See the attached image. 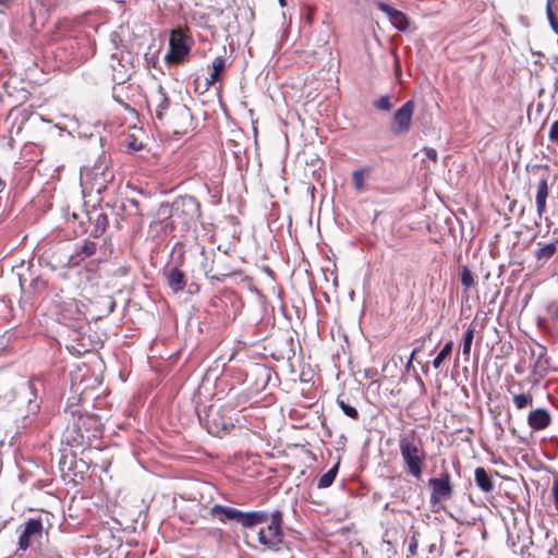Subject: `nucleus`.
<instances>
[{
	"instance_id": "f257e3e1",
	"label": "nucleus",
	"mask_w": 558,
	"mask_h": 558,
	"mask_svg": "<svg viewBox=\"0 0 558 558\" xmlns=\"http://www.w3.org/2000/svg\"><path fill=\"white\" fill-rule=\"evenodd\" d=\"M399 450L404 465V471L415 480H421L427 459V453L415 429L403 432L399 435Z\"/></svg>"
},
{
	"instance_id": "f03ea898",
	"label": "nucleus",
	"mask_w": 558,
	"mask_h": 558,
	"mask_svg": "<svg viewBox=\"0 0 558 558\" xmlns=\"http://www.w3.org/2000/svg\"><path fill=\"white\" fill-rule=\"evenodd\" d=\"M209 514L217 518L221 522L236 521L246 529L255 527L264 522H267V512L265 511H251L242 512L239 509L215 505L210 508Z\"/></svg>"
},
{
	"instance_id": "7ed1b4c3",
	"label": "nucleus",
	"mask_w": 558,
	"mask_h": 558,
	"mask_svg": "<svg viewBox=\"0 0 558 558\" xmlns=\"http://www.w3.org/2000/svg\"><path fill=\"white\" fill-rule=\"evenodd\" d=\"M283 514L280 510L274 511L270 515L267 513L266 526L258 531V542L270 550H279L283 543L282 532Z\"/></svg>"
},
{
	"instance_id": "20e7f679",
	"label": "nucleus",
	"mask_w": 558,
	"mask_h": 558,
	"mask_svg": "<svg viewBox=\"0 0 558 558\" xmlns=\"http://www.w3.org/2000/svg\"><path fill=\"white\" fill-rule=\"evenodd\" d=\"M193 45L192 38L187 35V31L175 28L170 34L169 51L165 56V60L169 64L182 63L190 53Z\"/></svg>"
},
{
	"instance_id": "39448f33",
	"label": "nucleus",
	"mask_w": 558,
	"mask_h": 558,
	"mask_svg": "<svg viewBox=\"0 0 558 558\" xmlns=\"http://www.w3.org/2000/svg\"><path fill=\"white\" fill-rule=\"evenodd\" d=\"M112 179V172L102 163L95 165L90 169L86 168L81 172L82 184L89 190V193L101 194Z\"/></svg>"
},
{
	"instance_id": "423d86ee",
	"label": "nucleus",
	"mask_w": 558,
	"mask_h": 558,
	"mask_svg": "<svg viewBox=\"0 0 558 558\" xmlns=\"http://www.w3.org/2000/svg\"><path fill=\"white\" fill-rule=\"evenodd\" d=\"M174 213L183 223L192 226L201 218V205L194 196H183L178 199L174 205Z\"/></svg>"
},
{
	"instance_id": "0eeeda50",
	"label": "nucleus",
	"mask_w": 558,
	"mask_h": 558,
	"mask_svg": "<svg viewBox=\"0 0 558 558\" xmlns=\"http://www.w3.org/2000/svg\"><path fill=\"white\" fill-rule=\"evenodd\" d=\"M428 485L432 488L429 498L432 505L440 504L452 497L453 486L451 484V476L447 471L442 472L439 477L430 478Z\"/></svg>"
},
{
	"instance_id": "6e6552de",
	"label": "nucleus",
	"mask_w": 558,
	"mask_h": 558,
	"mask_svg": "<svg viewBox=\"0 0 558 558\" xmlns=\"http://www.w3.org/2000/svg\"><path fill=\"white\" fill-rule=\"evenodd\" d=\"M415 110L413 100H408L399 108L392 118L391 131L396 135L405 134L410 131L412 125V118Z\"/></svg>"
},
{
	"instance_id": "1a4fd4ad",
	"label": "nucleus",
	"mask_w": 558,
	"mask_h": 558,
	"mask_svg": "<svg viewBox=\"0 0 558 558\" xmlns=\"http://www.w3.org/2000/svg\"><path fill=\"white\" fill-rule=\"evenodd\" d=\"M44 526L39 519H29L19 537V548L26 550L32 543L38 541L43 536Z\"/></svg>"
},
{
	"instance_id": "9d476101",
	"label": "nucleus",
	"mask_w": 558,
	"mask_h": 558,
	"mask_svg": "<svg viewBox=\"0 0 558 558\" xmlns=\"http://www.w3.org/2000/svg\"><path fill=\"white\" fill-rule=\"evenodd\" d=\"M149 104L155 106L157 119L162 120L165 111L170 106V100L161 85H158L157 88L150 94Z\"/></svg>"
},
{
	"instance_id": "9b49d317",
	"label": "nucleus",
	"mask_w": 558,
	"mask_h": 558,
	"mask_svg": "<svg viewBox=\"0 0 558 558\" xmlns=\"http://www.w3.org/2000/svg\"><path fill=\"white\" fill-rule=\"evenodd\" d=\"M378 8L387 14V16L389 17L390 22L392 23V25L398 28L399 31H402L404 32L408 26H409V22H408V19L405 16V14L392 7H390L389 4L385 3V2H379L378 3Z\"/></svg>"
},
{
	"instance_id": "f8f14e48",
	"label": "nucleus",
	"mask_w": 558,
	"mask_h": 558,
	"mask_svg": "<svg viewBox=\"0 0 558 558\" xmlns=\"http://www.w3.org/2000/svg\"><path fill=\"white\" fill-rule=\"evenodd\" d=\"M97 251V243L88 241L85 242L81 248L69 257L68 266L74 267L80 265L86 257L95 255Z\"/></svg>"
},
{
	"instance_id": "ddd939ff",
	"label": "nucleus",
	"mask_w": 558,
	"mask_h": 558,
	"mask_svg": "<svg viewBox=\"0 0 558 558\" xmlns=\"http://www.w3.org/2000/svg\"><path fill=\"white\" fill-rule=\"evenodd\" d=\"M527 423L533 429L541 430L550 424V415L546 410L537 409L530 412Z\"/></svg>"
},
{
	"instance_id": "4468645a",
	"label": "nucleus",
	"mask_w": 558,
	"mask_h": 558,
	"mask_svg": "<svg viewBox=\"0 0 558 558\" xmlns=\"http://www.w3.org/2000/svg\"><path fill=\"white\" fill-rule=\"evenodd\" d=\"M474 481L477 487L484 493H492L495 488L492 476L484 468H476L474 472Z\"/></svg>"
},
{
	"instance_id": "2eb2a0df",
	"label": "nucleus",
	"mask_w": 558,
	"mask_h": 558,
	"mask_svg": "<svg viewBox=\"0 0 558 558\" xmlns=\"http://www.w3.org/2000/svg\"><path fill=\"white\" fill-rule=\"evenodd\" d=\"M547 196H548V182H547L546 178H543L538 183L536 199H535L537 214L539 217H542L544 215V213L546 211Z\"/></svg>"
},
{
	"instance_id": "dca6fc26",
	"label": "nucleus",
	"mask_w": 558,
	"mask_h": 558,
	"mask_svg": "<svg viewBox=\"0 0 558 558\" xmlns=\"http://www.w3.org/2000/svg\"><path fill=\"white\" fill-rule=\"evenodd\" d=\"M227 68V60L223 56H218L214 59L211 64V74L208 78H206V85L213 86L219 78L221 73Z\"/></svg>"
},
{
	"instance_id": "f3484780",
	"label": "nucleus",
	"mask_w": 558,
	"mask_h": 558,
	"mask_svg": "<svg viewBox=\"0 0 558 558\" xmlns=\"http://www.w3.org/2000/svg\"><path fill=\"white\" fill-rule=\"evenodd\" d=\"M167 281L169 287L175 292L183 290L185 286L184 275L178 268H172L169 270L167 275Z\"/></svg>"
},
{
	"instance_id": "a211bd4d",
	"label": "nucleus",
	"mask_w": 558,
	"mask_h": 558,
	"mask_svg": "<svg viewBox=\"0 0 558 558\" xmlns=\"http://www.w3.org/2000/svg\"><path fill=\"white\" fill-rule=\"evenodd\" d=\"M338 473V464L333 465L329 471L324 473L317 482L318 488H327L332 485Z\"/></svg>"
},
{
	"instance_id": "6ab92c4d",
	"label": "nucleus",
	"mask_w": 558,
	"mask_h": 558,
	"mask_svg": "<svg viewBox=\"0 0 558 558\" xmlns=\"http://www.w3.org/2000/svg\"><path fill=\"white\" fill-rule=\"evenodd\" d=\"M453 342L449 341L447 342L440 352L437 354V356L433 360V366L435 368H439L442 364L444 360H446L452 352Z\"/></svg>"
},
{
	"instance_id": "aec40b11",
	"label": "nucleus",
	"mask_w": 558,
	"mask_h": 558,
	"mask_svg": "<svg viewBox=\"0 0 558 558\" xmlns=\"http://www.w3.org/2000/svg\"><path fill=\"white\" fill-rule=\"evenodd\" d=\"M474 338V327L470 326L463 336L462 354L468 360Z\"/></svg>"
},
{
	"instance_id": "412c9836",
	"label": "nucleus",
	"mask_w": 558,
	"mask_h": 558,
	"mask_svg": "<svg viewBox=\"0 0 558 558\" xmlns=\"http://www.w3.org/2000/svg\"><path fill=\"white\" fill-rule=\"evenodd\" d=\"M555 2H556L555 0H547V3H546V15H547L548 22L550 24V27L553 28V31L556 34H558V19H557V16L554 13Z\"/></svg>"
},
{
	"instance_id": "4be33fe9",
	"label": "nucleus",
	"mask_w": 558,
	"mask_h": 558,
	"mask_svg": "<svg viewBox=\"0 0 558 558\" xmlns=\"http://www.w3.org/2000/svg\"><path fill=\"white\" fill-rule=\"evenodd\" d=\"M513 402H514L517 409L522 410L532 404L533 398L530 393L514 395Z\"/></svg>"
},
{
	"instance_id": "5701e85b",
	"label": "nucleus",
	"mask_w": 558,
	"mask_h": 558,
	"mask_svg": "<svg viewBox=\"0 0 558 558\" xmlns=\"http://www.w3.org/2000/svg\"><path fill=\"white\" fill-rule=\"evenodd\" d=\"M461 283L465 289H469L475 284L474 277L471 272V270L463 266L460 272Z\"/></svg>"
},
{
	"instance_id": "b1692460",
	"label": "nucleus",
	"mask_w": 558,
	"mask_h": 558,
	"mask_svg": "<svg viewBox=\"0 0 558 558\" xmlns=\"http://www.w3.org/2000/svg\"><path fill=\"white\" fill-rule=\"evenodd\" d=\"M374 107L381 111H389L392 108V104L389 95L380 96L374 101Z\"/></svg>"
},
{
	"instance_id": "393cba45",
	"label": "nucleus",
	"mask_w": 558,
	"mask_h": 558,
	"mask_svg": "<svg viewBox=\"0 0 558 558\" xmlns=\"http://www.w3.org/2000/svg\"><path fill=\"white\" fill-rule=\"evenodd\" d=\"M337 403L347 416L353 420L359 418V412L354 407L348 404L347 402L340 399L337 400Z\"/></svg>"
},
{
	"instance_id": "a878e982",
	"label": "nucleus",
	"mask_w": 558,
	"mask_h": 558,
	"mask_svg": "<svg viewBox=\"0 0 558 558\" xmlns=\"http://www.w3.org/2000/svg\"><path fill=\"white\" fill-rule=\"evenodd\" d=\"M352 180H353L354 187L357 191L363 190L364 183H365V171L364 170L354 171L352 174Z\"/></svg>"
},
{
	"instance_id": "bb28decb",
	"label": "nucleus",
	"mask_w": 558,
	"mask_h": 558,
	"mask_svg": "<svg viewBox=\"0 0 558 558\" xmlns=\"http://www.w3.org/2000/svg\"><path fill=\"white\" fill-rule=\"evenodd\" d=\"M555 252H556L555 244L549 243V244L543 246L542 248H539V251L537 253V257L539 259H542V258L548 259L555 254Z\"/></svg>"
},
{
	"instance_id": "cd10ccee",
	"label": "nucleus",
	"mask_w": 558,
	"mask_h": 558,
	"mask_svg": "<svg viewBox=\"0 0 558 558\" xmlns=\"http://www.w3.org/2000/svg\"><path fill=\"white\" fill-rule=\"evenodd\" d=\"M548 138L550 142L558 144V120L554 121L550 125Z\"/></svg>"
},
{
	"instance_id": "c85d7f7f",
	"label": "nucleus",
	"mask_w": 558,
	"mask_h": 558,
	"mask_svg": "<svg viewBox=\"0 0 558 558\" xmlns=\"http://www.w3.org/2000/svg\"><path fill=\"white\" fill-rule=\"evenodd\" d=\"M423 151H424L425 156L429 160H432L433 162H437L438 154H437V150L435 148L424 147Z\"/></svg>"
},
{
	"instance_id": "c756f323",
	"label": "nucleus",
	"mask_w": 558,
	"mask_h": 558,
	"mask_svg": "<svg viewBox=\"0 0 558 558\" xmlns=\"http://www.w3.org/2000/svg\"><path fill=\"white\" fill-rule=\"evenodd\" d=\"M417 546H418V543H417L416 537L412 536L411 539H410V543H409V547H408V551H409L410 556H415L416 555Z\"/></svg>"
},
{
	"instance_id": "7c9ffc66",
	"label": "nucleus",
	"mask_w": 558,
	"mask_h": 558,
	"mask_svg": "<svg viewBox=\"0 0 558 558\" xmlns=\"http://www.w3.org/2000/svg\"><path fill=\"white\" fill-rule=\"evenodd\" d=\"M113 81L117 84H121V83H123L125 81V75L121 71H117L114 69Z\"/></svg>"
},
{
	"instance_id": "2f4dec72",
	"label": "nucleus",
	"mask_w": 558,
	"mask_h": 558,
	"mask_svg": "<svg viewBox=\"0 0 558 558\" xmlns=\"http://www.w3.org/2000/svg\"><path fill=\"white\" fill-rule=\"evenodd\" d=\"M553 493L555 497V507L558 511V478L554 481Z\"/></svg>"
},
{
	"instance_id": "473e14b6",
	"label": "nucleus",
	"mask_w": 558,
	"mask_h": 558,
	"mask_svg": "<svg viewBox=\"0 0 558 558\" xmlns=\"http://www.w3.org/2000/svg\"><path fill=\"white\" fill-rule=\"evenodd\" d=\"M129 147H130L131 149H133V150H138V149L141 148V144H140V145H137V144H136V141H135V140H133L132 142H130V143H129Z\"/></svg>"
},
{
	"instance_id": "72a5a7b5",
	"label": "nucleus",
	"mask_w": 558,
	"mask_h": 558,
	"mask_svg": "<svg viewBox=\"0 0 558 558\" xmlns=\"http://www.w3.org/2000/svg\"><path fill=\"white\" fill-rule=\"evenodd\" d=\"M3 185V182L0 180V191L2 190Z\"/></svg>"
},
{
	"instance_id": "f704fd0d",
	"label": "nucleus",
	"mask_w": 558,
	"mask_h": 558,
	"mask_svg": "<svg viewBox=\"0 0 558 558\" xmlns=\"http://www.w3.org/2000/svg\"><path fill=\"white\" fill-rule=\"evenodd\" d=\"M281 5H284V0H279Z\"/></svg>"
}]
</instances>
